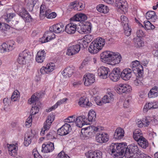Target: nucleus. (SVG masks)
Instances as JSON below:
<instances>
[{
  "instance_id": "nucleus-1",
  "label": "nucleus",
  "mask_w": 158,
  "mask_h": 158,
  "mask_svg": "<svg viewBox=\"0 0 158 158\" xmlns=\"http://www.w3.org/2000/svg\"><path fill=\"white\" fill-rule=\"evenodd\" d=\"M127 145L122 143H112L108 149L109 152L115 158H119V156H127L128 154H136L139 155L138 158H140L141 155L143 156V157L147 156L143 154H141L140 151L139 150L137 144L132 143L127 147Z\"/></svg>"
},
{
  "instance_id": "nucleus-2",
  "label": "nucleus",
  "mask_w": 158,
  "mask_h": 158,
  "mask_svg": "<svg viewBox=\"0 0 158 158\" xmlns=\"http://www.w3.org/2000/svg\"><path fill=\"white\" fill-rule=\"evenodd\" d=\"M100 57L101 59L108 62L111 65L119 63L122 59V56L119 53L110 51H105L102 53Z\"/></svg>"
},
{
  "instance_id": "nucleus-3",
  "label": "nucleus",
  "mask_w": 158,
  "mask_h": 158,
  "mask_svg": "<svg viewBox=\"0 0 158 158\" xmlns=\"http://www.w3.org/2000/svg\"><path fill=\"white\" fill-rule=\"evenodd\" d=\"M131 67L134 73H137L139 76H142L143 71V67L142 64H139V61L137 60L133 61Z\"/></svg>"
},
{
  "instance_id": "nucleus-4",
  "label": "nucleus",
  "mask_w": 158,
  "mask_h": 158,
  "mask_svg": "<svg viewBox=\"0 0 158 158\" xmlns=\"http://www.w3.org/2000/svg\"><path fill=\"white\" fill-rule=\"evenodd\" d=\"M54 119V116L53 114H50L48 116L47 119L44 123L43 127L42 128L40 132V134L42 135L44 134L46 131L49 129Z\"/></svg>"
},
{
  "instance_id": "nucleus-5",
  "label": "nucleus",
  "mask_w": 158,
  "mask_h": 158,
  "mask_svg": "<svg viewBox=\"0 0 158 158\" xmlns=\"http://www.w3.org/2000/svg\"><path fill=\"white\" fill-rule=\"evenodd\" d=\"M31 54L27 50H24L19 55L17 61L20 64H25L26 61L31 57Z\"/></svg>"
},
{
  "instance_id": "nucleus-6",
  "label": "nucleus",
  "mask_w": 158,
  "mask_h": 158,
  "mask_svg": "<svg viewBox=\"0 0 158 158\" xmlns=\"http://www.w3.org/2000/svg\"><path fill=\"white\" fill-rule=\"evenodd\" d=\"M99 131V129L94 126H90L87 127L82 128L81 130V134H80V136L81 139H84L85 137L88 136L90 131Z\"/></svg>"
},
{
  "instance_id": "nucleus-7",
  "label": "nucleus",
  "mask_w": 158,
  "mask_h": 158,
  "mask_svg": "<svg viewBox=\"0 0 158 158\" xmlns=\"http://www.w3.org/2000/svg\"><path fill=\"white\" fill-rule=\"evenodd\" d=\"M70 124L65 123L57 131V134L63 136L69 133L72 130Z\"/></svg>"
},
{
  "instance_id": "nucleus-8",
  "label": "nucleus",
  "mask_w": 158,
  "mask_h": 158,
  "mask_svg": "<svg viewBox=\"0 0 158 158\" xmlns=\"http://www.w3.org/2000/svg\"><path fill=\"white\" fill-rule=\"evenodd\" d=\"M116 91L120 94L130 92L131 90L130 86L126 84H120L116 89Z\"/></svg>"
},
{
  "instance_id": "nucleus-9",
  "label": "nucleus",
  "mask_w": 158,
  "mask_h": 158,
  "mask_svg": "<svg viewBox=\"0 0 158 158\" xmlns=\"http://www.w3.org/2000/svg\"><path fill=\"white\" fill-rule=\"evenodd\" d=\"M84 81V85L86 86L91 85L95 81L94 75L90 73H86L84 76L83 78Z\"/></svg>"
},
{
  "instance_id": "nucleus-10",
  "label": "nucleus",
  "mask_w": 158,
  "mask_h": 158,
  "mask_svg": "<svg viewBox=\"0 0 158 158\" xmlns=\"http://www.w3.org/2000/svg\"><path fill=\"white\" fill-rule=\"evenodd\" d=\"M81 47L80 44H76L69 47L67 49L66 53L67 55L69 56H73L78 53Z\"/></svg>"
},
{
  "instance_id": "nucleus-11",
  "label": "nucleus",
  "mask_w": 158,
  "mask_h": 158,
  "mask_svg": "<svg viewBox=\"0 0 158 158\" xmlns=\"http://www.w3.org/2000/svg\"><path fill=\"white\" fill-rule=\"evenodd\" d=\"M44 94V93L43 92L37 93L36 94V95H33L31 97V98L29 99L28 101V103L29 104H33L36 105L37 103L40 104V103L39 102V99L41 98Z\"/></svg>"
},
{
  "instance_id": "nucleus-12",
  "label": "nucleus",
  "mask_w": 158,
  "mask_h": 158,
  "mask_svg": "<svg viewBox=\"0 0 158 158\" xmlns=\"http://www.w3.org/2000/svg\"><path fill=\"white\" fill-rule=\"evenodd\" d=\"M120 69L119 68H114L109 75L111 80L113 81H117L120 78Z\"/></svg>"
},
{
  "instance_id": "nucleus-13",
  "label": "nucleus",
  "mask_w": 158,
  "mask_h": 158,
  "mask_svg": "<svg viewBox=\"0 0 158 158\" xmlns=\"http://www.w3.org/2000/svg\"><path fill=\"white\" fill-rule=\"evenodd\" d=\"M95 139L98 143H106L109 140V136L106 133H98L96 135Z\"/></svg>"
},
{
  "instance_id": "nucleus-14",
  "label": "nucleus",
  "mask_w": 158,
  "mask_h": 158,
  "mask_svg": "<svg viewBox=\"0 0 158 158\" xmlns=\"http://www.w3.org/2000/svg\"><path fill=\"white\" fill-rule=\"evenodd\" d=\"M55 64L54 63L47 64L45 67L43 66L40 69L41 74L48 73L53 71L55 69Z\"/></svg>"
},
{
  "instance_id": "nucleus-15",
  "label": "nucleus",
  "mask_w": 158,
  "mask_h": 158,
  "mask_svg": "<svg viewBox=\"0 0 158 158\" xmlns=\"http://www.w3.org/2000/svg\"><path fill=\"white\" fill-rule=\"evenodd\" d=\"M98 75L103 79L106 78L108 76L109 72H110V69L107 67L102 66L99 68L98 70Z\"/></svg>"
},
{
  "instance_id": "nucleus-16",
  "label": "nucleus",
  "mask_w": 158,
  "mask_h": 158,
  "mask_svg": "<svg viewBox=\"0 0 158 158\" xmlns=\"http://www.w3.org/2000/svg\"><path fill=\"white\" fill-rule=\"evenodd\" d=\"M132 71L131 69L129 68L123 70L120 74L122 78L125 81L129 80L132 76Z\"/></svg>"
},
{
  "instance_id": "nucleus-17",
  "label": "nucleus",
  "mask_w": 158,
  "mask_h": 158,
  "mask_svg": "<svg viewBox=\"0 0 158 158\" xmlns=\"http://www.w3.org/2000/svg\"><path fill=\"white\" fill-rule=\"evenodd\" d=\"M54 149V143L48 142L47 144H43L42 145L41 151L44 153L50 152Z\"/></svg>"
},
{
  "instance_id": "nucleus-18",
  "label": "nucleus",
  "mask_w": 158,
  "mask_h": 158,
  "mask_svg": "<svg viewBox=\"0 0 158 158\" xmlns=\"http://www.w3.org/2000/svg\"><path fill=\"white\" fill-rule=\"evenodd\" d=\"M70 5L71 7V8H73L74 10L78 11L81 10L85 7V4L82 1H74L71 2L70 4Z\"/></svg>"
},
{
  "instance_id": "nucleus-19",
  "label": "nucleus",
  "mask_w": 158,
  "mask_h": 158,
  "mask_svg": "<svg viewBox=\"0 0 158 158\" xmlns=\"http://www.w3.org/2000/svg\"><path fill=\"white\" fill-rule=\"evenodd\" d=\"M15 42L13 40L9 41L7 43H3L2 45V48L5 51L7 52L12 50L15 48Z\"/></svg>"
},
{
  "instance_id": "nucleus-20",
  "label": "nucleus",
  "mask_w": 158,
  "mask_h": 158,
  "mask_svg": "<svg viewBox=\"0 0 158 158\" xmlns=\"http://www.w3.org/2000/svg\"><path fill=\"white\" fill-rule=\"evenodd\" d=\"M76 23H71L68 24L64 28V30L69 34H73L77 31V28Z\"/></svg>"
},
{
  "instance_id": "nucleus-21",
  "label": "nucleus",
  "mask_w": 158,
  "mask_h": 158,
  "mask_svg": "<svg viewBox=\"0 0 158 158\" xmlns=\"http://www.w3.org/2000/svg\"><path fill=\"white\" fill-rule=\"evenodd\" d=\"M115 5L124 12L127 10V3L126 0H116Z\"/></svg>"
},
{
  "instance_id": "nucleus-22",
  "label": "nucleus",
  "mask_w": 158,
  "mask_h": 158,
  "mask_svg": "<svg viewBox=\"0 0 158 158\" xmlns=\"http://www.w3.org/2000/svg\"><path fill=\"white\" fill-rule=\"evenodd\" d=\"M78 103L80 106L83 107L87 108L92 106V104L89 102L88 99L85 96L80 98Z\"/></svg>"
},
{
  "instance_id": "nucleus-23",
  "label": "nucleus",
  "mask_w": 158,
  "mask_h": 158,
  "mask_svg": "<svg viewBox=\"0 0 158 158\" xmlns=\"http://www.w3.org/2000/svg\"><path fill=\"white\" fill-rule=\"evenodd\" d=\"M87 119V118L84 115L78 116L75 119V124L77 127L81 128L85 124V122Z\"/></svg>"
},
{
  "instance_id": "nucleus-24",
  "label": "nucleus",
  "mask_w": 158,
  "mask_h": 158,
  "mask_svg": "<svg viewBox=\"0 0 158 158\" xmlns=\"http://www.w3.org/2000/svg\"><path fill=\"white\" fill-rule=\"evenodd\" d=\"M102 152L99 151L93 152L90 151L85 154V156L88 158H102Z\"/></svg>"
},
{
  "instance_id": "nucleus-25",
  "label": "nucleus",
  "mask_w": 158,
  "mask_h": 158,
  "mask_svg": "<svg viewBox=\"0 0 158 158\" xmlns=\"http://www.w3.org/2000/svg\"><path fill=\"white\" fill-rule=\"evenodd\" d=\"M46 53L44 50L38 52L36 56V60L38 63L43 62L45 59Z\"/></svg>"
},
{
  "instance_id": "nucleus-26",
  "label": "nucleus",
  "mask_w": 158,
  "mask_h": 158,
  "mask_svg": "<svg viewBox=\"0 0 158 158\" xmlns=\"http://www.w3.org/2000/svg\"><path fill=\"white\" fill-rule=\"evenodd\" d=\"M95 44L97 46L98 51L102 50L105 44L104 39L102 38H98L94 40Z\"/></svg>"
},
{
  "instance_id": "nucleus-27",
  "label": "nucleus",
  "mask_w": 158,
  "mask_h": 158,
  "mask_svg": "<svg viewBox=\"0 0 158 158\" xmlns=\"http://www.w3.org/2000/svg\"><path fill=\"white\" fill-rule=\"evenodd\" d=\"M7 146L10 155L11 156H15V153H17L18 149V143H16L15 144H7Z\"/></svg>"
},
{
  "instance_id": "nucleus-28",
  "label": "nucleus",
  "mask_w": 158,
  "mask_h": 158,
  "mask_svg": "<svg viewBox=\"0 0 158 158\" xmlns=\"http://www.w3.org/2000/svg\"><path fill=\"white\" fill-rule=\"evenodd\" d=\"M124 131L121 127H118L115 130L114 134L115 139L119 140L122 139L124 136Z\"/></svg>"
},
{
  "instance_id": "nucleus-29",
  "label": "nucleus",
  "mask_w": 158,
  "mask_h": 158,
  "mask_svg": "<svg viewBox=\"0 0 158 158\" xmlns=\"http://www.w3.org/2000/svg\"><path fill=\"white\" fill-rule=\"evenodd\" d=\"M114 100V95L111 92L107 94L102 98V102L104 103H109L112 102Z\"/></svg>"
},
{
  "instance_id": "nucleus-30",
  "label": "nucleus",
  "mask_w": 158,
  "mask_h": 158,
  "mask_svg": "<svg viewBox=\"0 0 158 158\" xmlns=\"http://www.w3.org/2000/svg\"><path fill=\"white\" fill-rule=\"evenodd\" d=\"M87 17L86 15L82 13L77 14L73 17L71 18V21H81L86 20Z\"/></svg>"
},
{
  "instance_id": "nucleus-31",
  "label": "nucleus",
  "mask_w": 158,
  "mask_h": 158,
  "mask_svg": "<svg viewBox=\"0 0 158 158\" xmlns=\"http://www.w3.org/2000/svg\"><path fill=\"white\" fill-rule=\"evenodd\" d=\"M74 69L73 66L68 67L62 72V74L66 78L71 77L73 73Z\"/></svg>"
},
{
  "instance_id": "nucleus-32",
  "label": "nucleus",
  "mask_w": 158,
  "mask_h": 158,
  "mask_svg": "<svg viewBox=\"0 0 158 158\" xmlns=\"http://www.w3.org/2000/svg\"><path fill=\"white\" fill-rule=\"evenodd\" d=\"M68 100V98H65L59 100L54 105L48 109H47L46 110V111L48 112L53 110H55L56 108H57L59 106L66 102Z\"/></svg>"
},
{
  "instance_id": "nucleus-33",
  "label": "nucleus",
  "mask_w": 158,
  "mask_h": 158,
  "mask_svg": "<svg viewBox=\"0 0 158 158\" xmlns=\"http://www.w3.org/2000/svg\"><path fill=\"white\" fill-rule=\"evenodd\" d=\"M146 17L147 19H151L152 22H155L157 19V16L154 11L150 10L146 14Z\"/></svg>"
},
{
  "instance_id": "nucleus-34",
  "label": "nucleus",
  "mask_w": 158,
  "mask_h": 158,
  "mask_svg": "<svg viewBox=\"0 0 158 158\" xmlns=\"http://www.w3.org/2000/svg\"><path fill=\"white\" fill-rule=\"evenodd\" d=\"M54 33H59L63 32L65 29L64 25L61 23L54 25Z\"/></svg>"
},
{
  "instance_id": "nucleus-35",
  "label": "nucleus",
  "mask_w": 158,
  "mask_h": 158,
  "mask_svg": "<svg viewBox=\"0 0 158 158\" xmlns=\"http://www.w3.org/2000/svg\"><path fill=\"white\" fill-rule=\"evenodd\" d=\"M133 137L137 142L143 137L140 129H136L134 131L133 134Z\"/></svg>"
},
{
  "instance_id": "nucleus-36",
  "label": "nucleus",
  "mask_w": 158,
  "mask_h": 158,
  "mask_svg": "<svg viewBox=\"0 0 158 158\" xmlns=\"http://www.w3.org/2000/svg\"><path fill=\"white\" fill-rule=\"evenodd\" d=\"M94 43L93 40L89 45L88 48L89 52L93 54L97 53L99 51Z\"/></svg>"
},
{
  "instance_id": "nucleus-37",
  "label": "nucleus",
  "mask_w": 158,
  "mask_h": 158,
  "mask_svg": "<svg viewBox=\"0 0 158 158\" xmlns=\"http://www.w3.org/2000/svg\"><path fill=\"white\" fill-rule=\"evenodd\" d=\"M150 121L148 118H146L142 120H139L136 122V124L139 127H142L143 126L144 127H147L149 124Z\"/></svg>"
},
{
  "instance_id": "nucleus-38",
  "label": "nucleus",
  "mask_w": 158,
  "mask_h": 158,
  "mask_svg": "<svg viewBox=\"0 0 158 158\" xmlns=\"http://www.w3.org/2000/svg\"><path fill=\"white\" fill-rule=\"evenodd\" d=\"M148 97L149 98H155L158 96V88L155 86L152 89L148 94Z\"/></svg>"
},
{
  "instance_id": "nucleus-39",
  "label": "nucleus",
  "mask_w": 158,
  "mask_h": 158,
  "mask_svg": "<svg viewBox=\"0 0 158 158\" xmlns=\"http://www.w3.org/2000/svg\"><path fill=\"white\" fill-rule=\"evenodd\" d=\"M75 115H73L68 117L67 118L64 119V121L67 124H70V126L73 127L75 124Z\"/></svg>"
},
{
  "instance_id": "nucleus-40",
  "label": "nucleus",
  "mask_w": 158,
  "mask_h": 158,
  "mask_svg": "<svg viewBox=\"0 0 158 158\" xmlns=\"http://www.w3.org/2000/svg\"><path fill=\"white\" fill-rule=\"evenodd\" d=\"M97 10L99 12L107 13L109 11V9L107 6L103 4H100L97 7Z\"/></svg>"
},
{
  "instance_id": "nucleus-41",
  "label": "nucleus",
  "mask_w": 158,
  "mask_h": 158,
  "mask_svg": "<svg viewBox=\"0 0 158 158\" xmlns=\"http://www.w3.org/2000/svg\"><path fill=\"white\" fill-rule=\"evenodd\" d=\"M138 144L141 148L145 149L148 145V141L144 137L137 141Z\"/></svg>"
},
{
  "instance_id": "nucleus-42",
  "label": "nucleus",
  "mask_w": 158,
  "mask_h": 158,
  "mask_svg": "<svg viewBox=\"0 0 158 158\" xmlns=\"http://www.w3.org/2000/svg\"><path fill=\"white\" fill-rule=\"evenodd\" d=\"M31 135L27 133L25 134L24 143L26 146H28L31 142V139L33 137Z\"/></svg>"
},
{
  "instance_id": "nucleus-43",
  "label": "nucleus",
  "mask_w": 158,
  "mask_h": 158,
  "mask_svg": "<svg viewBox=\"0 0 158 158\" xmlns=\"http://www.w3.org/2000/svg\"><path fill=\"white\" fill-rule=\"evenodd\" d=\"M158 107L156 102H152L146 104L144 106L143 110L145 109L150 110L152 109L156 108Z\"/></svg>"
},
{
  "instance_id": "nucleus-44",
  "label": "nucleus",
  "mask_w": 158,
  "mask_h": 158,
  "mask_svg": "<svg viewBox=\"0 0 158 158\" xmlns=\"http://www.w3.org/2000/svg\"><path fill=\"white\" fill-rule=\"evenodd\" d=\"M141 26L147 30L154 29L155 27L149 21L146 20L144 21V27L142 24H140Z\"/></svg>"
},
{
  "instance_id": "nucleus-45",
  "label": "nucleus",
  "mask_w": 158,
  "mask_h": 158,
  "mask_svg": "<svg viewBox=\"0 0 158 158\" xmlns=\"http://www.w3.org/2000/svg\"><path fill=\"white\" fill-rule=\"evenodd\" d=\"M32 104L33 105H34V106L32 107L30 111V113L31 115H35L39 111V108L41 107L40 105L41 104H38L37 103L36 105H35L34 104Z\"/></svg>"
},
{
  "instance_id": "nucleus-46",
  "label": "nucleus",
  "mask_w": 158,
  "mask_h": 158,
  "mask_svg": "<svg viewBox=\"0 0 158 158\" xmlns=\"http://www.w3.org/2000/svg\"><path fill=\"white\" fill-rule=\"evenodd\" d=\"M15 16V14L14 13H10L9 14H7L6 15L2 16V18H3L6 22L9 23L11 21V19L13 17Z\"/></svg>"
},
{
  "instance_id": "nucleus-47",
  "label": "nucleus",
  "mask_w": 158,
  "mask_h": 158,
  "mask_svg": "<svg viewBox=\"0 0 158 158\" xmlns=\"http://www.w3.org/2000/svg\"><path fill=\"white\" fill-rule=\"evenodd\" d=\"M96 114L94 111H89L88 114V119L89 122H92L95 121Z\"/></svg>"
},
{
  "instance_id": "nucleus-48",
  "label": "nucleus",
  "mask_w": 158,
  "mask_h": 158,
  "mask_svg": "<svg viewBox=\"0 0 158 158\" xmlns=\"http://www.w3.org/2000/svg\"><path fill=\"white\" fill-rule=\"evenodd\" d=\"M47 9L46 8L44 5H41L40 9V17L41 19H43L44 18V15L46 13V11Z\"/></svg>"
},
{
  "instance_id": "nucleus-49",
  "label": "nucleus",
  "mask_w": 158,
  "mask_h": 158,
  "mask_svg": "<svg viewBox=\"0 0 158 158\" xmlns=\"http://www.w3.org/2000/svg\"><path fill=\"white\" fill-rule=\"evenodd\" d=\"M19 92L18 90H16L13 93L11 98L12 101L15 102L19 100Z\"/></svg>"
},
{
  "instance_id": "nucleus-50",
  "label": "nucleus",
  "mask_w": 158,
  "mask_h": 158,
  "mask_svg": "<svg viewBox=\"0 0 158 158\" xmlns=\"http://www.w3.org/2000/svg\"><path fill=\"white\" fill-rule=\"evenodd\" d=\"M44 34L46 39L49 40V41L55 38L54 34L50 31H47Z\"/></svg>"
},
{
  "instance_id": "nucleus-51",
  "label": "nucleus",
  "mask_w": 158,
  "mask_h": 158,
  "mask_svg": "<svg viewBox=\"0 0 158 158\" xmlns=\"http://www.w3.org/2000/svg\"><path fill=\"white\" fill-rule=\"evenodd\" d=\"M83 25L86 31V33H90L92 28L91 24L88 22H86L83 24Z\"/></svg>"
},
{
  "instance_id": "nucleus-52",
  "label": "nucleus",
  "mask_w": 158,
  "mask_h": 158,
  "mask_svg": "<svg viewBox=\"0 0 158 158\" xmlns=\"http://www.w3.org/2000/svg\"><path fill=\"white\" fill-rule=\"evenodd\" d=\"M120 19L121 23L123 27L128 25V20L126 16L122 15L121 16Z\"/></svg>"
},
{
  "instance_id": "nucleus-53",
  "label": "nucleus",
  "mask_w": 158,
  "mask_h": 158,
  "mask_svg": "<svg viewBox=\"0 0 158 158\" xmlns=\"http://www.w3.org/2000/svg\"><path fill=\"white\" fill-rule=\"evenodd\" d=\"M123 27L124 30V33L126 35L128 36L130 35L131 33V29L129 27V26H126Z\"/></svg>"
},
{
  "instance_id": "nucleus-54",
  "label": "nucleus",
  "mask_w": 158,
  "mask_h": 158,
  "mask_svg": "<svg viewBox=\"0 0 158 158\" xmlns=\"http://www.w3.org/2000/svg\"><path fill=\"white\" fill-rule=\"evenodd\" d=\"M56 134V132L55 131H53L51 132H50L46 135V138L47 139V140L55 138V136Z\"/></svg>"
},
{
  "instance_id": "nucleus-55",
  "label": "nucleus",
  "mask_w": 158,
  "mask_h": 158,
  "mask_svg": "<svg viewBox=\"0 0 158 158\" xmlns=\"http://www.w3.org/2000/svg\"><path fill=\"white\" fill-rule=\"evenodd\" d=\"M135 45L138 47H140L144 45V42L139 38L136 39L135 41Z\"/></svg>"
},
{
  "instance_id": "nucleus-56",
  "label": "nucleus",
  "mask_w": 158,
  "mask_h": 158,
  "mask_svg": "<svg viewBox=\"0 0 158 158\" xmlns=\"http://www.w3.org/2000/svg\"><path fill=\"white\" fill-rule=\"evenodd\" d=\"M9 23L12 27L17 26L20 24L18 18H17L12 21H11Z\"/></svg>"
},
{
  "instance_id": "nucleus-57",
  "label": "nucleus",
  "mask_w": 158,
  "mask_h": 158,
  "mask_svg": "<svg viewBox=\"0 0 158 158\" xmlns=\"http://www.w3.org/2000/svg\"><path fill=\"white\" fill-rule=\"evenodd\" d=\"M138 76H139V77L137 78L134 81V84L136 86H138L141 84V81L143 79L142 77V75L141 76H139V75Z\"/></svg>"
},
{
  "instance_id": "nucleus-58",
  "label": "nucleus",
  "mask_w": 158,
  "mask_h": 158,
  "mask_svg": "<svg viewBox=\"0 0 158 158\" xmlns=\"http://www.w3.org/2000/svg\"><path fill=\"white\" fill-rule=\"evenodd\" d=\"M56 158H69V156L65 154L64 152L62 151L59 153Z\"/></svg>"
},
{
  "instance_id": "nucleus-59",
  "label": "nucleus",
  "mask_w": 158,
  "mask_h": 158,
  "mask_svg": "<svg viewBox=\"0 0 158 158\" xmlns=\"http://www.w3.org/2000/svg\"><path fill=\"white\" fill-rule=\"evenodd\" d=\"M28 11H27L24 8L23 9L22 11L19 12L18 13V15L21 16L22 18L25 19L26 15Z\"/></svg>"
},
{
  "instance_id": "nucleus-60",
  "label": "nucleus",
  "mask_w": 158,
  "mask_h": 158,
  "mask_svg": "<svg viewBox=\"0 0 158 158\" xmlns=\"http://www.w3.org/2000/svg\"><path fill=\"white\" fill-rule=\"evenodd\" d=\"M88 43L89 42L84 40L81 41V42H79V44H80L81 47V48H85L88 46Z\"/></svg>"
},
{
  "instance_id": "nucleus-61",
  "label": "nucleus",
  "mask_w": 158,
  "mask_h": 158,
  "mask_svg": "<svg viewBox=\"0 0 158 158\" xmlns=\"http://www.w3.org/2000/svg\"><path fill=\"white\" fill-rule=\"evenodd\" d=\"M10 27H12L8 23V24H7L4 23H2V30H7L10 29Z\"/></svg>"
},
{
  "instance_id": "nucleus-62",
  "label": "nucleus",
  "mask_w": 158,
  "mask_h": 158,
  "mask_svg": "<svg viewBox=\"0 0 158 158\" xmlns=\"http://www.w3.org/2000/svg\"><path fill=\"white\" fill-rule=\"evenodd\" d=\"M137 36L139 38L145 36L146 35L144 32L141 30H139L136 32Z\"/></svg>"
},
{
  "instance_id": "nucleus-63",
  "label": "nucleus",
  "mask_w": 158,
  "mask_h": 158,
  "mask_svg": "<svg viewBox=\"0 0 158 158\" xmlns=\"http://www.w3.org/2000/svg\"><path fill=\"white\" fill-rule=\"evenodd\" d=\"M84 39L88 42H90L93 39V36L92 35L88 34L86 35L84 37Z\"/></svg>"
},
{
  "instance_id": "nucleus-64",
  "label": "nucleus",
  "mask_w": 158,
  "mask_h": 158,
  "mask_svg": "<svg viewBox=\"0 0 158 158\" xmlns=\"http://www.w3.org/2000/svg\"><path fill=\"white\" fill-rule=\"evenodd\" d=\"M77 31L79 32L81 34H85L86 33V31L83 25L82 26L80 27V28H77Z\"/></svg>"
}]
</instances>
